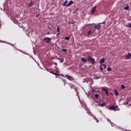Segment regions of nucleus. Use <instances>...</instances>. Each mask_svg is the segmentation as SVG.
<instances>
[{"label":"nucleus","instance_id":"obj_1","mask_svg":"<svg viewBox=\"0 0 131 131\" xmlns=\"http://www.w3.org/2000/svg\"><path fill=\"white\" fill-rule=\"evenodd\" d=\"M87 60L89 62H90L92 65L95 64V62H96V60L94 58H92L91 56H89L88 57Z\"/></svg>","mask_w":131,"mask_h":131},{"label":"nucleus","instance_id":"obj_2","mask_svg":"<svg viewBox=\"0 0 131 131\" xmlns=\"http://www.w3.org/2000/svg\"><path fill=\"white\" fill-rule=\"evenodd\" d=\"M117 106L112 105L109 107L110 110H116L117 109Z\"/></svg>","mask_w":131,"mask_h":131},{"label":"nucleus","instance_id":"obj_3","mask_svg":"<svg viewBox=\"0 0 131 131\" xmlns=\"http://www.w3.org/2000/svg\"><path fill=\"white\" fill-rule=\"evenodd\" d=\"M43 40L46 41L47 43H50V42L51 41V38L46 37L43 39Z\"/></svg>","mask_w":131,"mask_h":131},{"label":"nucleus","instance_id":"obj_4","mask_svg":"<svg viewBox=\"0 0 131 131\" xmlns=\"http://www.w3.org/2000/svg\"><path fill=\"white\" fill-rule=\"evenodd\" d=\"M96 9H97V7L95 6L93 7L91 10V14H95V12H96Z\"/></svg>","mask_w":131,"mask_h":131},{"label":"nucleus","instance_id":"obj_5","mask_svg":"<svg viewBox=\"0 0 131 131\" xmlns=\"http://www.w3.org/2000/svg\"><path fill=\"white\" fill-rule=\"evenodd\" d=\"M81 60L84 63H86V62H88V60L86 59V58L83 57H81Z\"/></svg>","mask_w":131,"mask_h":131},{"label":"nucleus","instance_id":"obj_6","mask_svg":"<svg viewBox=\"0 0 131 131\" xmlns=\"http://www.w3.org/2000/svg\"><path fill=\"white\" fill-rule=\"evenodd\" d=\"M99 106H100V107H104V106H106V103L100 102L99 103Z\"/></svg>","mask_w":131,"mask_h":131},{"label":"nucleus","instance_id":"obj_7","mask_svg":"<svg viewBox=\"0 0 131 131\" xmlns=\"http://www.w3.org/2000/svg\"><path fill=\"white\" fill-rule=\"evenodd\" d=\"M94 27L96 29H98V30H100L101 28V26L100 25V24H99V25H95Z\"/></svg>","mask_w":131,"mask_h":131},{"label":"nucleus","instance_id":"obj_8","mask_svg":"<svg viewBox=\"0 0 131 131\" xmlns=\"http://www.w3.org/2000/svg\"><path fill=\"white\" fill-rule=\"evenodd\" d=\"M73 4V1H71L69 2V3L67 5V7H70V6H71V5Z\"/></svg>","mask_w":131,"mask_h":131},{"label":"nucleus","instance_id":"obj_9","mask_svg":"<svg viewBox=\"0 0 131 131\" xmlns=\"http://www.w3.org/2000/svg\"><path fill=\"white\" fill-rule=\"evenodd\" d=\"M126 58L127 60H128V59H129V58H131V54L130 53H128L127 55L126 56Z\"/></svg>","mask_w":131,"mask_h":131},{"label":"nucleus","instance_id":"obj_10","mask_svg":"<svg viewBox=\"0 0 131 131\" xmlns=\"http://www.w3.org/2000/svg\"><path fill=\"white\" fill-rule=\"evenodd\" d=\"M64 76H65V77H67L68 79H69V80H71V78H72V77H71V76L67 75H65Z\"/></svg>","mask_w":131,"mask_h":131},{"label":"nucleus","instance_id":"obj_11","mask_svg":"<svg viewBox=\"0 0 131 131\" xmlns=\"http://www.w3.org/2000/svg\"><path fill=\"white\" fill-rule=\"evenodd\" d=\"M33 6V2L32 1H31L29 4V5H28V7L29 8H30L31 7H32Z\"/></svg>","mask_w":131,"mask_h":131},{"label":"nucleus","instance_id":"obj_12","mask_svg":"<svg viewBox=\"0 0 131 131\" xmlns=\"http://www.w3.org/2000/svg\"><path fill=\"white\" fill-rule=\"evenodd\" d=\"M102 91H104V92H105L106 96H108V90L105 88H103Z\"/></svg>","mask_w":131,"mask_h":131},{"label":"nucleus","instance_id":"obj_13","mask_svg":"<svg viewBox=\"0 0 131 131\" xmlns=\"http://www.w3.org/2000/svg\"><path fill=\"white\" fill-rule=\"evenodd\" d=\"M104 62H105V59H104V58H102V59H100L99 63L100 64H103V63H104Z\"/></svg>","mask_w":131,"mask_h":131},{"label":"nucleus","instance_id":"obj_14","mask_svg":"<svg viewBox=\"0 0 131 131\" xmlns=\"http://www.w3.org/2000/svg\"><path fill=\"white\" fill-rule=\"evenodd\" d=\"M67 3H68V1L66 0V2L63 4L62 6H63V7H67Z\"/></svg>","mask_w":131,"mask_h":131},{"label":"nucleus","instance_id":"obj_15","mask_svg":"<svg viewBox=\"0 0 131 131\" xmlns=\"http://www.w3.org/2000/svg\"><path fill=\"white\" fill-rule=\"evenodd\" d=\"M58 60L60 61V63H63V62H64V59L63 58H58Z\"/></svg>","mask_w":131,"mask_h":131},{"label":"nucleus","instance_id":"obj_16","mask_svg":"<svg viewBox=\"0 0 131 131\" xmlns=\"http://www.w3.org/2000/svg\"><path fill=\"white\" fill-rule=\"evenodd\" d=\"M124 10H128L129 9V6H125V7L124 8Z\"/></svg>","mask_w":131,"mask_h":131},{"label":"nucleus","instance_id":"obj_17","mask_svg":"<svg viewBox=\"0 0 131 131\" xmlns=\"http://www.w3.org/2000/svg\"><path fill=\"white\" fill-rule=\"evenodd\" d=\"M114 92H115V94L116 95V96H118V92H117V90H115Z\"/></svg>","mask_w":131,"mask_h":131},{"label":"nucleus","instance_id":"obj_18","mask_svg":"<svg viewBox=\"0 0 131 131\" xmlns=\"http://www.w3.org/2000/svg\"><path fill=\"white\" fill-rule=\"evenodd\" d=\"M64 39L66 40H69L70 39V37L66 36L64 37Z\"/></svg>","mask_w":131,"mask_h":131},{"label":"nucleus","instance_id":"obj_19","mask_svg":"<svg viewBox=\"0 0 131 131\" xmlns=\"http://www.w3.org/2000/svg\"><path fill=\"white\" fill-rule=\"evenodd\" d=\"M95 97L96 99H98V98H99V94H96L95 95Z\"/></svg>","mask_w":131,"mask_h":131},{"label":"nucleus","instance_id":"obj_20","mask_svg":"<svg viewBox=\"0 0 131 131\" xmlns=\"http://www.w3.org/2000/svg\"><path fill=\"white\" fill-rule=\"evenodd\" d=\"M102 67H103L104 69H106V68H107V66L106 64H102Z\"/></svg>","mask_w":131,"mask_h":131},{"label":"nucleus","instance_id":"obj_21","mask_svg":"<svg viewBox=\"0 0 131 131\" xmlns=\"http://www.w3.org/2000/svg\"><path fill=\"white\" fill-rule=\"evenodd\" d=\"M100 70H101V71H103V66L102 65L100 66Z\"/></svg>","mask_w":131,"mask_h":131},{"label":"nucleus","instance_id":"obj_22","mask_svg":"<svg viewBox=\"0 0 131 131\" xmlns=\"http://www.w3.org/2000/svg\"><path fill=\"white\" fill-rule=\"evenodd\" d=\"M107 71H111L112 69H111V68L108 67V68H107Z\"/></svg>","mask_w":131,"mask_h":131},{"label":"nucleus","instance_id":"obj_23","mask_svg":"<svg viewBox=\"0 0 131 131\" xmlns=\"http://www.w3.org/2000/svg\"><path fill=\"white\" fill-rule=\"evenodd\" d=\"M91 33H92V31H89L88 33V35H91Z\"/></svg>","mask_w":131,"mask_h":131},{"label":"nucleus","instance_id":"obj_24","mask_svg":"<svg viewBox=\"0 0 131 131\" xmlns=\"http://www.w3.org/2000/svg\"><path fill=\"white\" fill-rule=\"evenodd\" d=\"M121 88H122V90L125 89V86L124 85H123V84H122Z\"/></svg>","mask_w":131,"mask_h":131},{"label":"nucleus","instance_id":"obj_25","mask_svg":"<svg viewBox=\"0 0 131 131\" xmlns=\"http://www.w3.org/2000/svg\"><path fill=\"white\" fill-rule=\"evenodd\" d=\"M57 31H58V32H60V27L59 26H58L57 27Z\"/></svg>","mask_w":131,"mask_h":131},{"label":"nucleus","instance_id":"obj_26","mask_svg":"<svg viewBox=\"0 0 131 131\" xmlns=\"http://www.w3.org/2000/svg\"><path fill=\"white\" fill-rule=\"evenodd\" d=\"M62 52L66 53V52H67V49H62Z\"/></svg>","mask_w":131,"mask_h":131},{"label":"nucleus","instance_id":"obj_27","mask_svg":"<svg viewBox=\"0 0 131 131\" xmlns=\"http://www.w3.org/2000/svg\"><path fill=\"white\" fill-rule=\"evenodd\" d=\"M106 24V21H103L102 23H99V25H100V24Z\"/></svg>","mask_w":131,"mask_h":131},{"label":"nucleus","instance_id":"obj_28","mask_svg":"<svg viewBox=\"0 0 131 131\" xmlns=\"http://www.w3.org/2000/svg\"><path fill=\"white\" fill-rule=\"evenodd\" d=\"M127 27H129L130 28H131V24H129L127 26Z\"/></svg>","mask_w":131,"mask_h":131},{"label":"nucleus","instance_id":"obj_29","mask_svg":"<svg viewBox=\"0 0 131 131\" xmlns=\"http://www.w3.org/2000/svg\"><path fill=\"white\" fill-rule=\"evenodd\" d=\"M54 75L57 76V75H60V74H57V73H54Z\"/></svg>","mask_w":131,"mask_h":131},{"label":"nucleus","instance_id":"obj_30","mask_svg":"<svg viewBox=\"0 0 131 131\" xmlns=\"http://www.w3.org/2000/svg\"><path fill=\"white\" fill-rule=\"evenodd\" d=\"M95 79H99V77L96 76V77H95Z\"/></svg>","mask_w":131,"mask_h":131},{"label":"nucleus","instance_id":"obj_31","mask_svg":"<svg viewBox=\"0 0 131 131\" xmlns=\"http://www.w3.org/2000/svg\"><path fill=\"white\" fill-rule=\"evenodd\" d=\"M51 73H52V74H55V72L54 71H51L50 72Z\"/></svg>","mask_w":131,"mask_h":131},{"label":"nucleus","instance_id":"obj_32","mask_svg":"<svg viewBox=\"0 0 131 131\" xmlns=\"http://www.w3.org/2000/svg\"><path fill=\"white\" fill-rule=\"evenodd\" d=\"M124 104H125V105H128V102H124Z\"/></svg>","mask_w":131,"mask_h":131},{"label":"nucleus","instance_id":"obj_33","mask_svg":"<svg viewBox=\"0 0 131 131\" xmlns=\"http://www.w3.org/2000/svg\"><path fill=\"white\" fill-rule=\"evenodd\" d=\"M95 91H96L95 89H93L92 90H91V92L93 93L95 92Z\"/></svg>","mask_w":131,"mask_h":131},{"label":"nucleus","instance_id":"obj_34","mask_svg":"<svg viewBox=\"0 0 131 131\" xmlns=\"http://www.w3.org/2000/svg\"><path fill=\"white\" fill-rule=\"evenodd\" d=\"M39 16V14H37V15H36V17H38Z\"/></svg>","mask_w":131,"mask_h":131},{"label":"nucleus","instance_id":"obj_35","mask_svg":"<svg viewBox=\"0 0 131 131\" xmlns=\"http://www.w3.org/2000/svg\"><path fill=\"white\" fill-rule=\"evenodd\" d=\"M96 122L98 123V122H99V120H96Z\"/></svg>","mask_w":131,"mask_h":131},{"label":"nucleus","instance_id":"obj_36","mask_svg":"<svg viewBox=\"0 0 131 131\" xmlns=\"http://www.w3.org/2000/svg\"><path fill=\"white\" fill-rule=\"evenodd\" d=\"M57 35H60V33H57Z\"/></svg>","mask_w":131,"mask_h":131},{"label":"nucleus","instance_id":"obj_37","mask_svg":"<svg viewBox=\"0 0 131 131\" xmlns=\"http://www.w3.org/2000/svg\"><path fill=\"white\" fill-rule=\"evenodd\" d=\"M61 76H64V75H61Z\"/></svg>","mask_w":131,"mask_h":131}]
</instances>
